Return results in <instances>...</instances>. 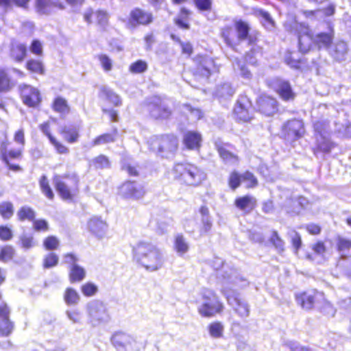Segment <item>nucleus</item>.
I'll return each instance as SVG.
<instances>
[{
  "instance_id": "nucleus-49",
  "label": "nucleus",
  "mask_w": 351,
  "mask_h": 351,
  "mask_svg": "<svg viewBox=\"0 0 351 351\" xmlns=\"http://www.w3.org/2000/svg\"><path fill=\"white\" fill-rule=\"evenodd\" d=\"M208 330L212 337L219 338L223 335V326L219 322H213L209 325Z\"/></svg>"
},
{
  "instance_id": "nucleus-46",
  "label": "nucleus",
  "mask_w": 351,
  "mask_h": 351,
  "mask_svg": "<svg viewBox=\"0 0 351 351\" xmlns=\"http://www.w3.org/2000/svg\"><path fill=\"white\" fill-rule=\"evenodd\" d=\"M317 309L330 316H334L335 313V309L332 305L325 299L324 296L323 300H321L320 303L318 304Z\"/></svg>"
},
{
  "instance_id": "nucleus-22",
  "label": "nucleus",
  "mask_w": 351,
  "mask_h": 351,
  "mask_svg": "<svg viewBox=\"0 0 351 351\" xmlns=\"http://www.w3.org/2000/svg\"><path fill=\"white\" fill-rule=\"evenodd\" d=\"M299 49L302 53H307L314 43V36L311 34L307 26L300 25V31L298 32Z\"/></svg>"
},
{
  "instance_id": "nucleus-34",
  "label": "nucleus",
  "mask_w": 351,
  "mask_h": 351,
  "mask_svg": "<svg viewBox=\"0 0 351 351\" xmlns=\"http://www.w3.org/2000/svg\"><path fill=\"white\" fill-rule=\"evenodd\" d=\"M201 215L202 228V232H208L212 228V221L209 215V210L206 206H202L199 210Z\"/></svg>"
},
{
  "instance_id": "nucleus-31",
  "label": "nucleus",
  "mask_w": 351,
  "mask_h": 351,
  "mask_svg": "<svg viewBox=\"0 0 351 351\" xmlns=\"http://www.w3.org/2000/svg\"><path fill=\"white\" fill-rule=\"evenodd\" d=\"M27 53V47L24 44L15 43L12 45L11 57L16 62H21Z\"/></svg>"
},
{
  "instance_id": "nucleus-5",
  "label": "nucleus",
  "mask_w": 351,
  "mask_h": 351,
  "mask_svg": "<svg viewBox=\"0 0 351 351\" xmlns=\"http://www.w3.org/2000/svg\"><path fill=\"white\" fill-rule=\"evenodd\" d=\"M149 143L151 149L157 151L162 157H169L177 150L178 141L173 134L152 136Z\"/></svg>"
},
{
  "instance_id": "nucleus-28",
  "label": "nucleus",
  "mask_w": 351,
  "mask_h": 351,
  "mask_svg": "<svg viewBox=\"0 0 351 351\" xmlns=\"http://www.w3.org/2000/svg\"><path fill=\"white\" fill-rule=\"evenodd\" d=\"M189 243L187 239L181 234H178L174 237L173 249L177 254L182 256L189 250Z\"/></svg>"
},
{
  "instance_id": "nucleus-19",
  "label": "nucleus",
  "mask_w": 351,
  "mask_h": 351,
  "mask_svg": "<svg viewBox=\"0 0 351 351\" xmlns=\"http://www.w3.org/2000/svg\"><path fill=\"white\" fill-rule=\"evenodd\" d=\"M10 310L7 304H0V335L7 337L13 329L14 324L10 320Z\"/></svg>"
},
{
  "instance_id": "nucleus-50",
  "label": "nucleus",
  "mask_w": 351,
  "mask_h": 351,
  "mask_svg": "<svg viewBox=\"0 0 351 351\" xmlns=\"http://www.w3.org/2000/svg\"><path fill=\"white\" fill-rule=\"evenodd\" d=\"M91 165L96 169L109 168L110 162L108 157L104 155H99L91 161Z\"/></svg>"
},
{
  "instance_id": "nucleus-29",
  "label": "nucleus",
  "mask_w": 351,
  "mask_h": 351,
  "mask_svg": "<svg viewBox=\"0 0 351 351\" xmlns=\"http://www.w3.org/2000/svg\"><path fill=\"white\" fill-rule=\"evenodd\" d=\"M316 147L314 149V154H316L318 151L325 154H328L334 147L335 144L329 139V134L316 137Z\"/></svg>"
},
{
  "instance_id": "nucleus-33",
  "label": "nucleus",
  "mask_w": 351,
  "mask_h": 351,
  "mask_svg": "<svg viewBox=\"0 0 351 351\" xmlns=\"http://www.w3.org/2000/svg\"><path fill=\"white\" fill-rule=\"evenodd\" d=\"M191 12L186 8H182L178 16L175 18V24L180 29H189L190 25L189 23V16Z\"/></svg>"
},
{
  "instance_id": "nucleus-61",
  "label": "nucleus",
  "mask_w": 351,
  "mask_h": 351,
  "mask_svg": "<svg viewBox=\"0 0 351 351\" xmlns=\"http://www.w3.org/2000/svg\"><path fill=\"white\" fill-rule=\"evenodd\" d=\"M337 245L338 251L341 253V256H343V253L348 251L351 248V240L339 237L337 238Z\"/></svg>"
},
{
  "instance_id": "nucleus-47",
  "label": "nucleus",
  "mask_w": 351,
  "mask_h": 351,
  "mask_svg": "<svg viewBox=\"0 0 351 351\" xmlns=\"http://www.w3.org/2000/svg\"><path fill=\"white\" fill-rule=\"evenodd\" d=\"M14 214L13 204L10 202L0 204V215L3 219H10Z\"/></svg>"
},
{
  "instance_id": "nucleus-23",
  "label": "nucleus",
  "mask_w": 351,
  "mask_h": 351,
  "mask_svg": "<svg viewBox=\"0 0 351 351\" xmlns=\"http://www.w3.org/2000/svg\"><path fill=\"white\" fill-rule=\"evenodd\" d=\"M348 52V45L346 42L339 40L329 47V53L337 62H342L346 59Z\"/></svg>"
},
{
  "instance_id": "nucleus-36",
  "label": "nucleus",
  "mask_w": 351,
  "mask_h": 351,
  "mask_svg": "<svg viewBox=\"0 0 351 351\" xmlns=\"http://www.w3.org/2000/svg\"><path fill=\"white\" fill-rule=\"evenodd\" d=\"M63 298L65 303L68 306H75L80 301V295L79 293L71 287L66 289Z\"/></svg>"
},
{
  "instance_id": "nucleus-7",
  "label": "nucleus",
  "mask_w": 351,
  "mask_h": 351,
  "mask_svg": "<svg viewBox=\"0 0 351 351\" xmlns=\"http://www.w3.org/2000/svg\"><path fill=\"white\" fill-rule=\"evenodd\" d=\"M234 288H239L233 285L227 286L221 289V292L226 296L228 303L232 306L234 311L242 318L247 317L250 315L248 304L241 300L239 293L233 291Z\"/></svg>"
},
{
  "instance_id": "nucleus-12",
  "label": "nucleus",
  "mask_w": 351,
  "mask_h": 351,
  "mask_svg": "<svg viewBox=\"0 0 351 351\" xmlns=\"http://www.w3.org/2000/svg\"><path fill=\"white\" fill-rule=\"evenodd\" d=\"M111 343L118 351H138L139 348L131 335L120 331L112 335Z\"/></svg>"
},
{
  "instance_id": "nucleus-40",
  "label": "nucleus",
  "mask_w": 351,
  "mask_h": 351,
  "mask_svg": "<svg viewBox=\"0 0 351 351\" xmlns=\"http://www.w3.org/2000/svg\"><path fill=\"white\" fill-rule=\"evenodd\" d=\"M101 92L103 95L105 96L106 99H108L113 105L116 106H119L121 105L122 102L120 97L109 88L104 86L101 88Z\"/></svg>"
},
{
  "instance_id": "nucleus-41",
  "label": "nucleus",
  "mask_w": 351,
  "mask_h": 351,
  "mask_svg": "<svg viewBox=\"0 0 351 351\" xmlns=\"http://www.w3.org/2000/svg\"><path fill=\"white\" fill-rule=\"evenodd\" d=\"M26 68L32 73L39 75L45 73V68L42 61L39 60L31 59L26 63Z\"/></svg>"
},
{
  "instance_id": "nucleus-27",
  "label": "nucleus",
  "mask_w": 351,
  "mask_h": 351,
  "mask_svg": "<svg viewBox=\"0 0 351 351\" xmlns=\"http://www.w3.org/2000/svg\"><path fill=\"white\" fill-rule=\"evenodd\" d=\"M216 70L214 60L209 57H204L197 68V72L206 77H208Z\"/></svg>"
},
{
  "instance_id": "nucleus-4",
  "label": "nucleus",
  "mask_w": 351,
  "mask_h": 351,
  "mask_svg": "<svg viewBox=\"0 0 351 351\" xmlns=\"http://www.w3.org/2000/svg\"><path fill=\"white\" fill-rule=\"evenodd\" d=\"M86 311L89 323L93 326L107 324L110 315L107 304L99 300H93L86 305Z\"/></svg>"
},
{
  "instance_id": "nucleus-3",
  "label": "nucleus",
  "mask_w": 351,
  "mask_h": 351,
  "mask_svg": "<svg viewBox=\"0 0 351 351\" xmlns=\"http://www.w3.org/2000/svg\"><path fill=\"white\" fill-rule=\"evenodd\" d=\"M172 173L174 178L180 180L187 185L197 186L206 179V173L196 165L180 162L175 164Z\"/></svg>"
},
{
  "instance_id": "nucleus-39",
  "label": "nucleus",
  "mask_w": 351,
  "mask_h": 351,
  "mask_svg": "<svg viewBox=\"0 0 351 351\" xmlns=\"http://www.w3.org/2000/svg\"><path fill=\"white\" fill-rule=\"evenodd\" d=\"M332 36L328 33H320L314 36V43L319 48H328L332 43Z\"/></svg>"
},
{
  "instance_id": "nucleus-17",
  "label": "nucleus",
  "mask_w": 351,
  "mask_h": 351,
  "mask_svg": "<svg viewBox=\"0 0 351 351\" xmlns=\"http://www.w3.org/2000/svg\"><path fill=\"white\" fill-rule=\"evenodd\" d=\"M88 231L97 239H102L106 237L108 226L101 217H93L87 223Z\"/></svg>"
},
{
  "instance_id": "nucleus-57",
  "label": "nucleus",
  "mask_w": 351,
  "mask_h": 351,
  "mask_svg": "<svg viewBox=\"0 0 351 351\" xmlns=\"http://www.w3.org/2000/svg\"><path fill=\"white\" fill-rule=\"evenodd\" d=\"M81 291L86 297H92L98 291V287L93 282H86L81 287Z\"/></svg>"
},
{
  "instance_id": "nucleus-43",
  "label": "nucleus",
  "mask_w": 351,
  "mask_h": 351,
  "mask_svg": "<svg viewBox=\"0 0 351 351\" xmlns=\"http://www.w3.org/2000/svg\"><path fill=\"white\" fill-rule=\"evenodd\" d=\"M313 127L315 138L329 134V125L326 121H317L314 123Z\"/></svg>"
},
{
  "instance_id": "nucleus-52",
  "label": "nucleus",
  "mask_w": 351,
  "mask_h": 351,
  "mask_svg": "<svg viewBox=\"0 0 351 351\" xmlns=\"http://www.w3.org/2000/svg\"><path fill=\"white\" fill-rule=\"evenodd\" d=\"M15 254L14 247L11 245H5L0 250V261L8 262L12 259Z\"/></svg>"
},
{
  "instance_id": "nucleus-54",
  "label": "nucleus",
  "mask_w": 351,
  "mask_h": 351,
  "mask_svg": "<svg viewBox=\"0 0 351 351\" xmlns=\"http://www.w3.org/2000/svg\"><path fill=\"white\" fill-rule=\"evenodd\" d=\"M117 133V131L115 130L113 133H108L99 136L94 140L93 145H98L114 141Z\"/></svg>"
},
{
  "instance_id": "nucleus-8",
  "label": "nucleus",
  "mask_w": 351,
  "mask_h": 351,
  "mask_svg": "<svg viewBox=\"0 0 351 351\" xmlns=\"http://www.w3.org/2000/svg\"><path fill=\"white\" fill-rule=\"evenodd\" d=\"M53 182L59 195L64 199H71V189H77L79 179L74 173L64 176L56 175L54 176Z\"/></svg>"
},
{
  "instance_id": "nucleus-10",
  "label": "nucleus",
  "mask_w": 351,
  "mask_h": 351,
  "mask_svg": "<svg viewBox=\"0 0 351 351\" xmlns=\"http://www.w3.org/2000/svg\"><path fill=\"white\" fill-rule=\"evenodd\" d=\"M9 141L5 132H0V156L1 160L6 164L10 170L18 171L19 165L10 163V160L17 159L21 156L22 147L8 150Z\"/></svg>"
},
{
  "instance_id": "nucleus-55",
  "label": "nucleus",
  "mask_w": 351,
  "mask_h": 351,
  "mask_svg": "<svg viewBox=\"0 0 351 351\" xmlns=\"http://www.w3.org/2000/svg\"><path fill=\"white\" fill-rule=\"evenodd\" d=\"M11 81L5 70H0V92L8 91L10 89Z\"/></svg>"
},
{
  "instance_id": "nucleus-53",
  "label": "nucleus",
  "mask_w": 351,
  "mask_h": 351,
  "mask_svg": "<svg viewBox=\"0 0 351 351\" xmlns=\"http://www.w3.org/2000/svg\"><path fill=\"white\" fill-rule=\"evenodd\" d=\"M65 314L67 318L73 324H81L82 321V314L81 311L77 308L66 310Z\"/></svg>"
},
{
  "instance_id": "nucleus-24",
  "label": "nucleus",
  "mask_w": 351,
  "mask_h": 351,
  "mask_svg": "<svg viewBox=\"0 0 351 351\" xmlns=\"http://www.w3.org/2000/svg\"><path fill=\"white\" fill-rule=\"evenodd\" d=\"M215 145L220 157L225 162L236 164L238 162L239 159L237 156L227 149V147H228L229 145L223 143L220 140H217L215 142Z\"/></svg>"
},
{
  "instance_id": "nucleus-11",
  "label": "nucleus",
  "mask_w": 351,
  "mask_h": 351,
  "mask_svg": "<svg viewBox=\"0 0 351 351\" xmlns=\"http://www.w3.org/2000/svg\"><path fill=\"white\" fill-rule=\"evenodd\" d=\"M324 299V293L316 290H310L295 294V300L306 311L316 308Z\"/></svg>"
},
{
  "instance_id": "nucleus-60",
  "label": "nucleus",
  "mask_w": 351,
  "mask_h": 351,
  "mask_svg": "<svg viewBox=\"0 0 351 351\" xmlns=\"http://www.w3.org/2000/svg\"><path fill=\"white\" fill-rule=\"evenodd\" d=\"M147 69L146 62L139 60L132 63L130 66V71L133 73H141Z\"/></svg>"
},
{
  "instance_id": "nucleus-15",
  "label": "nucleus",
  "mask_w": 351,
  "mask_h": 351,
  "mask_svg": "<svg viewBox=\"0 0 351 351\" xmlns=\"http://www.w3.org/2000/svg\"><path fill=\"white\" fill-rule=\"evenodd\" d=\"M154 21V16L151 12L136 8L131 10L129 16V24L136 27L138 25L147 26Z\"/></svg>"
},
{
  "instance_id": "nucleus-63",
  "label": "nucleus",
  "mask_w": 351,
  "mask_h": 351,
  "mask_svg": "<svg viewBox=\"0 0 351 351\" xmlns=\"http://www.w3.org/2000/svg\"><path fill=\"white\" fill-rule=\"evenodd\" d=\"M270 242L273 244V245L278 252L284 251L285 243L280 239L276 231L272 232V235L270 238Z\"/></svg>"
},
{
  "instance_id": "nucleus-42",
  "label": "nucleus",
  "mask_w": 351,
  "mask_h": 351,
  "mask_svg": "<svg viewBox=\"0 0 351 351\" xmlns=\"http://www.w3.org/2000/svg\"><path fill=\"white\" fill-rule=\"evenodd\" d=\"M53 109L54 111L61 114H66L69 111L66 100L61 97H58L54 99Z\"/></svg>"
},
{
  "instance_id": "nucleus-9",
  "label": "nucleus",
  "mask_w": 351,
  "mask_h": 351,
  "mask_svg": "<svg viewBox=\"0 0 351 351\" xmlns=\"http://www.w3.org/2000/svg\"><path fill=\"white\" fill-rule=\"evenodd\" d=\"M146 108L150 116L156 119H168L171 114L167 101L158 96H152L146 100Z\"/></svg>"
},
{
  "instance_id": "nucleus-21",
  "label": "nucleus",
  "mask_w": 351,
  "mask_h": 351,
  "mask_svg": "<svg viewBox=\"0 0 351 351\" xmlns=\"http://www.w3.org/2000/svg\"><path fill=\"white\" fill-rule=\"evenodd\" d=\"M282 131L288 138L293 140L298 138L304 132L303 123L299 119L289 121L283 125Z\"/></svg>"
},
{
  "instance_id": "nucleus-20",
  "label": "nucleus",
  "mask_w": 351,
  "mask_h": 351,
  "mask_svg": "<svg viewBox=\"0 0 351 351\" xmlns=\"http://www.w3.org/2000/svg\"><path fill=\"white\" fill-rule=\"evenodd\" d=\"M257 106L259 111L266 116H272L278 110L276 99L267 95L260 96L257 99Z\"/></svg>"
},
{
  "instance_id": "nucleus-32",
  "label": "nucleus",
  "mask_w": 351,
  "mask_h": 351,
  "mask_svg": "<svg viewBox=\"0 0 351 351\" xmlns=\"http://www.w3.org/2000/svg\"><path fill=\"white\" fill-rule=\"evenodd\" d=\"M69 276L71 283L81 282L86 276V271L78 264L73 265L69 267Z\"/></svg>"
},
{
  "instance_id": "nucleus-6",
  "label": "nucleus",
  "mask_w": 351,
  "mask_h": 351,
  "mask_svg": "<svg viewBox=\"0 0 351 351\" xmlns=\"http://www.w3.org/2000/svg\"><path fill=\"white\" fill-rule=\"evenodd\" d=\"M202 295V302L198 306V313L202 317H210L223 311V305L214 291L205 289Z\"/></svg>"
},
{
  "instance_id": "nucleus-58",
  "label": "nucleus",
  "mask_w": 351,
  "mask_h": 351,
  "mask_svg": "<svg viewBox=\"0 0 351 351\" xmlns=\"http://www.w3.org/2000/svg\"><path fill=\"white\" fill-rule=\"evenodd\" d=\"M59 258L55 253L47 254L43 259V267L45 268H51L58 265Z\"/></svg>"
},
{
  "instance_id": "nucleus-35",
  "label": "nucleus",
  "mask_w": 351,
  "mask_h": 351,
  "mask_svg": "<svg viewBox=\"0 0 351 351\" xmlns=\"http://www.w3.org/2000/svg\"><path fill=\"white\" fill-rule=\"evenodd\" d=\"M64 139L70 143L77 141L79 138V129L73 125H66L62 131Z\"/></svg>"
},
{
  "instance_id": "nucleus-62",
  "label": "nucleus",
  "mask_w": 351,
  "mask_h": 351,
  "mask_svg": "<svg viewBox=\"0 0 351 351\" xmlns=\"http://www.w3.org/2000/svg\"><path fill=\"white\" fill-rule=\"evenodd\" d=\"M21 246L25 250H29L36 246V242L32 235L23 234L20 237Z\"/></svg>"
},
{
  "instance_id": "nucleus-16",
  "label": "nucleus",
  "mask_w": 351,
  "mask_h": 351,
  "mask_svg": "<svg viewBox=\"0 0 351 351\" xmlns=\"http://www.w3.org/2000/svg\"><path fill=\"white\" fill-rule=\"evenodd\" d=\"M21 95L23 103L29 107H36L41 101L39 90L29 85L20 86Z\"/></svg>"
},
{
  "instance_id": "nucleus-45",
  "label": "nucleus",
  "mask_w": 351,
  "mask_h": 351,
  "mask_svg": "<svg viewBox=\"0 0 351 351\" xmlns=\"http://www.w3.org/2000/svg\"><path fill=\"white\" fill-rule=\"evenodd\" d=\"M17 216L19 219L21 221H24L25 219L33 221L36 217V214L32 208L25 206L19 210Z\"/></svg>"
},
{
  "instance_id": "nucleus-14",
  "label": "nucleus",
  "mask_w": 351,
  "mask_h": 351,
  "mask_svg": "<svg viewBox=\"0 0 351 351\" xmlns=\"http://www.w3.org/2000/svg\"><path fill=\"white\" fill-rule=\"evenodd\" d=\"M237 119L243 122L250 121L253 118L254 110L249 99L245 96H241L234 109Z\"/></svg>"
},
{
  "instance_id": "nucleus-30",
  "label": "nucleus",
  "mask_w": 351,
  "mask_h": 351,
  "mask_svg": "<svg viewBox=\"0 0 351 351\" xmlns=\"http://www.w3.org/2000/svg\"><path fill=\"white\" fill-rule=\"evenodd\" d=\"M201 140V135L196 132L189 131L184 136V143L190 149L199 148Z\"/></svg>"
},
{
  "instance_id": "nucleus-48",
  "label": "nucleus",
  "mask_w": 351,
  "mask_h": 351,
  "mask_svg": "<svg viewBox=\"0 0 351 351\" xmlns=\"http://www.w3.org/2000/svg\"><path fill=\"white\" fill-rule=\"evenodd\" d=\"M235 28L238 34V38L240 40H244L247 38L250 27L248 24L243 21H237L235 23Z\"/></svg>"
},
{
  "instance_id": "nucleus-37",
  "label": "nucleus",
  "mask_w": 351,
  "mask_h": 351,
  "mask_svg": "<svg viewBox=\"0 0 351 351\" xmlns=\"http://www.w3.org/2000/svg\"><path fill=\"white\" fill-rule=\"evenodd\" d=\"M235 90L228 82L218 85L216 89L215 95L219 98L228 99L234 94Z\"/></svg>"
},
{
  "instance_id": "nucleus-44",
  "label": "nucleus",
  "mask_w": 351,
  "mask_h": 351,
  "mask_svg": "<svg viewBox=\"0 0 351 351\" xmlns=\"http://www.w3.org/2000/svg\"><path fill=\"white\" fill-rule=\"evenodd\" d=\"M35 6L37 12L41 14H49L53 8L50 0H36Z\"/></svg>"
},
{
  "instance_id": "nucleus-2",
  "label": "nucleus",
  "mask_w": 351,
  "mask_h": 351,
  "mask_svg": "<svg viewBox=\"0 0 351 351\" xmlns=\"http://www.w3.org/2000/svg\"><path fill=\"white\" fill-rule=\"evenodd\" d=\"M213 265L217 271V277L221 282L222 288L225 286L233 285L242 289L249 285L247 279L241 276L236 269L225 265L221 258H215Z\"/></svg>"
},
{
  "instance_id": "nucleus-56",
  "label": "nucleus",
  "mask_w": 351,
  "mask_h": 351,
  "mask_svg": "<svg viewBox=\"0 0 351 351\" xmlns=\"http://www.w3.org/2000/svg\"><path fill=\"white\" fill-rule=\"evenodd\" d=\"M39 183L40 189L43 193L46 195V197H47L50 199H53V193L49 184L47 176L45 175L42 176L40 179Z\"/></svg>"
},
{
  "instance_id": "nucleus-25",
  "label": "nucleus",
  "mask_w": 351,
  "mask_h": 351,
  "mask_svg": "<svg viewBox=\"0 0 351 351\" xmlns=\"http://www.w3.org/2000/svg\"><path fill=\"white\" fill-rule=\"evenodd\" d=\"M84 19L85 21L88 23H93V19L101 26H104L108 22V14L106 12L98 10L93 12L92 9L89 8L84 12Z\"/></svg>"
},
{
  "instance_id": "nucleus-13",
  "label": "nucleus",
  "mask_w": 351,
  "mask_h": 351,
  "mask_svg": "<svg viewBox=\"0 0 351 351\" xmlns=\"http://www.w3.org/2000/svg\"><path fill=\"white\" fill-rule=\"evenodd\" d=\"M267 85L274 89L284 101L293 100L295 97L290 83L279 77H273L267 80Z\"/></svg>"
},
{
  "instance_id": "nucleus-59",
  "label": "nucleus",
  "mask_w": 351,
  "mask_h": 351,
  "mask_svg": "<svg viewBox=\"0 0 351 351\" xmlns=\"http://www.w3.org/2000/svg\"><path fill=\"white\" fill-rule=\"evenodd\" d=\"M193 2L200 13L211 10L212 0H193Z\"/></svg>"
},
{
  "instance_id": "nucleus-51",
  "label": "nucleus",
  "mask_w": 351,
  "mask_h": 351,
  "mask_svg": "<svg viewBox=\"0 0 351 351\" xmlns=\"http://www.w3.org/2000/svg\"><path fill=\"white\" fill-rule=\"evenodd\" d=\"M257 13L261 19L263 25L269 30L271 29L274 26V21L269 14L263 10H259Z\"/></svg>"
},
{
  "instance_id": "nucleus-64",
  "label": "nucleus",
  "mask_w": 351,
  "mask_h": 351,
  "mask_svg": "<svg viewBox=\"0 0 351 351\" xmlns=\"http://www.w3.org/2000/svg\"><path fill=\"white\" fill-rule=\"evenodd\" d=\"M59 243V240L54 236H49L47 237L43 242L45 247L48 250L57 249Z\"/></svg>"
},
{
  "instance_id": "nucleus-1",
  "label": "nucleus",
  "mask_w": 351,
  "mask_h": 351,
  "mask_svg": "<svg viewBox=\"0 0 351 351\" xmlns=\"http://www.w3.org/2000/svg\"><path fill=\"white\" fill-rule=\"evenodd\" d=\"M132 254L134 259L149 271L159 270L165 262L163 251L149 242L136 243L132 248Z\"/></svg>"
},
{
  "instance_id": "nucleus-18",
  "label": "nucleus",
  "mask_w": 351,
  "mask_h": 351,
  "mask_svg": "<svg viewBox=\"0 0 351 351\" xmlns=\"http://www.w3.org/2000/svg\"><path fill=\"white\" fill-rule=\"evenodd\" d=\"M120 194L126 198L139 199L145 194L143 186L136 182H126L119 189Z\"/></svg>"
},
{
  "instance_id": "nucleus-26",
  "label": "nucleus",
  "mask_w": 351,
  "mask_h": 351,
  "mask_svg": "<svg viewBox=\"0 0 351 351\" xmlns=\"http://www.w3.org/2000/svg\"><path fill=\"white\" fill-rule=\"evenodd\" d=\"M256 204V199L250 195L238 197L234 202L236 207L246 213H250L255 208Z\"/></svg>"
},
{
  "instance_id": "nucleus-38",
  "label": "nucleus",
  "mask_w": 351,
  "mask_h": 351,
  "mask_svg": "<svg viewBox=\"0 0 351 351\" xmlns=\"http://www.w3.org/2000/svg\"><path fill=\"white\" fill-rule=\"evenodd\" d=\"M232 66L234 71H239L240 75L244 79L250 80L252 78V74L250 71H249L245 64L237 58H234L232 61Z\"/></svg>"
}]
</instances>
